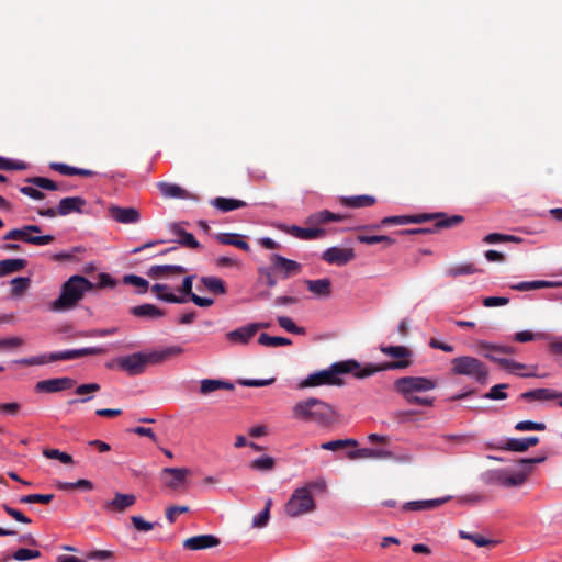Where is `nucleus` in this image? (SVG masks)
I'll return each mask as SVG.
<instances>
[{
  "mask_svg": "<svg viewBox=\"0 0 562 562\" xmlns=\"http://www.w3.org/2000/svg\"><path fill=\"white\" fill-rule=\"evenodd\" d=\"M434 216H440V214H420V215H413V216H390L384 217L382 220L383 225L387 224H396V225H405L409 223H424L426 221L431 220Z\"/></svg>",
  "mask_w": 562,
  "mask_h": 562,
  "instance_id": "24",
  "label": "nucleus"
},
{
  "mask_svg": "<svg viewBox=\"0 0 562 562\" xmlns=\"http://www.w3.org/2000/svg\"><path fill=\"white\" fill-rule=\"evenodd\" d=\"M103 352H105V350L103 348H98V347L65 350V351L50 353L49 360H52V361L70 360V359H76V358L83 357V356L100 355Z\"/></svg>",
  "mask_w": 562,
  "mask_h": 562,
  "instance_id": "19",
  "label": "nucleus"
},
{
  "mask_svg": "<svg viewBox=\"0 0 562 562\" xmlns=\"http://www.w3.org/2000/svg\"><path fill=\"white\" fill-rule=\"evenodd\" d=\"M151 291L156 293L159 300L168 303L182 304L188 301L186 296H178L170 292L167 284L156 283L151 286Z\"/></svg>",
  "mask_w": 562,
  "mask_h": 562,
  "instance_id": "29",
  "label": "nucleus"
},
{
  "mask_svg": "<svg viewBox=\"0 0 562 562\" xmlns=\"http://www.w3.org/2000/svg\"><path fill=\"white\" fill-rule=\"evenodd\" d=\"M119 367L130 375L143 373L150 364L147 352H135L117 359Z\"/></svg>",
  "mask_w": 562,
  "mask_h": 562,
  "instance_id": "10",
  "label": "nucleus"
},
{
  "mask_svg": "<svg viewBox=\"0 0 562 562\" xmlns=\"http://www.w3.org/2000/svg\"><path fill=\"white\" fill-rule=\"evenodd\" d=\"M547 459V456H540L537 458H527L519 461L521 469L518 471H512L509 469H496L490 470L482 475V480L486 484H496L504 487H517L522 485L528 475L531 472V464L542 463Z\"/></svg>",
  "mask_w": 562,
  "mask_h": 562,
  "instance_id": "1",
  "label": "nucleus"
},
{
  "mask_svg": "<svg viewBox=\"0 0 562 562\" xmlns=\"http://www.w3.org/2000/svg\"><path fill=\"white\" fill-rule=\"evenodd\" d=\"M562 286V282L560 281H546V280H536V281H524L516 284H512L510 289L516 291H531L538 290L542 288H558Z\"/></svg>",
  "mask_w": 562,
  "mask_h": 562,
  "instance_id": "30",
  "label": "nucleus"
},
{
  "mask_svg": "<svg viewBox=\"0 0 562 562\" xmlns=\"http://www.w3.org/2000/svg\"><path fill=\"white\" fill-rule=\"evenodd\" d=\"M21 411V404L18 402L0 403V414L5 416H16Z\"/></svg>",
  "mask_w": 562,
  "mask_h": 562,
  "instance_id": "60",
  "label": "nucleus"
},
{
  "mask_svg": "<svg viewBox=\"0 0 562 562\" xmlns=\"http://www.w3.org/2000/svg\"><path fill=\"white\" fill-rule=\"evenodd\" d=\"M270 262L271 269L279 272L284 279L301 272V265L299 262L278 254L270 256Z\"/></svg>",
  "mask_w": 562,
  "mask_h": 562,
  "instance_id": "12",
  "label": "nucleus"
},
{
  "mask_svg": "<svg viewBox=\"0 0 562 562\" xmlns=\"http://www.w3.org/2000/svg\"><path fill=\"white\" fill-rule=\"evenodd\" d=\"M270 519V514H268V510H261L258 515H256L252 518L251 526L254 528H263L268 525Z\"/></svg>",
  "mask_w": 562,
  "mask_h": 562,
  "instance_id": "64",
  "label": "nucleus"
},
{
  "mask_svg": "<svg viewBox=\"0 0 562 562\" xmlns=\"http://www.w3.org/2000/svg\"><path fill=\"white\" fill-rule=\"evenodd\" d=\"M183 353V348L180 346H169L162 349H157L147 352L150 364H160L172 358Z\"/></svg>",
  "mask_w": 562,
  "mask_h": 562,
  "instance_id": "18",
  "label": "nucleus"
},
{
  "mask_svg": "<svg viewBox=\"0 0 562 562\" xmlns=\"http://www.w3.org/2000/svg\"><path fill=\"white\" fill-rule=\"evenodd\" d=\"M186 272V268L177 265L151 266L147 276L153 279L172 278L181 276Z\"/></svg>",
  "mask_w": 562,
  "mask_h": 562,
  "instance_id": "21",
  "label": "nucleus"
},
{
  "mask_svg": "<svg viewBox=\"0 0 562 562\" xmlns=\"http://www.w3.org/2000/svg\"><path fill=\"white\" fill-rule=\"evenodd\" d=\"M483 240L486 244H496V243H504V241H518L519 238H517L513 235L491 233V234L486 235Z\"/></svg>",
  "mask_w": 562,
  "mask_h": 562,
  "instance_id": "57",
  "label": "nucleus"
},
{
  "mask_svg": "<svg viewBox=\"0 0 562 562\" xmlns=\"http://www.w3.org/2000/svg\"><path fill=\"white\" fill-rule=\"evenodd\" d=\"M450 371L454 375H464L476 383L485 384L488 378L486 366L477 358L460 356L450 361Z\"/></svg>",
  "mask_w": 562,
  "mask_h": 562,
  "instance_id": "7",
  "label": "nucleus"
},
{
  "mask_svg": "<svg viewBox=\"0 0 562 562\" xmlns=\"http://www.w3.org/2000/svg\"><path fill=\"white\" fill-rule=\"evenodd\" d=\"M11 295L21 296L30 288L31 280L26 277H19L11 280Z\"/></svg>",
  "mask_w": 562,
  "mask_h": 562,
  "instance_id": "43",
  "label": "nucleus"
},
{
  "mask_svg": "<svg viewBox=\"0 0 562 562\" xmlns=\"http://www.w3.org/2000/svg\"><path fill=\"white\" fill-rule=\"evenodd\" d=\"M346 205L350 207H364L370 206L375 202L371 195H358L344 199Z\"/></svg>",
  "mask_w": 562,
  "mask_h": 562,
  "instance_id": "45",
  "label": "nucleus"
},
{
  "mask_svg": "<svg viewBox=\"0 0 562 562\" xmlns=\"http://www.w3.org/2000/svg\"><path fill=\"white\" fill-rule=\"evenodd\" d=\"M440 216H434L432 218H440L437 223H436V228H448V227H453L458 224H460L462 221H463V217L460 216V215H453L451 217H443V214L439 213Z\"/></svg>",
  "mask_w": 562,
  "mask_h": 562,
  "instance_id": "53",
  "label": "nucleus"
},
{
  "mask_svg": "<svg viewBox=\"0 0 562 562\" xmlns=\"http://www.w3.org/2000/svg\"><path fill=\"white\" fill-rule=\"evenodd\" d=\"M258 342L265 347L277 348L291 345V340L285 337L270 336L266 333L260 334Z\"/></svg>",
  "mask_w": 562,
  "mask_h": 562,
  "instance_id": "41",
  "label": "nucleus"
},
{
  "mask_svg": "<svg viewBox=\"0 0 562 562\" xmlns=\"http://www.w3.org/2000/svg\"><path fill=\"white\" fill-rule=\"evenodd\" d=\"M201 283L203 286L214 294H225L226 286L222 279L217 277H202Z\"/></svg>",
  "mask_w": 562,
  "mask_h": 562,
  "instance_id": "39",
  "label": "nucleus"
},
{
  "mask_svg": "<svg viewBox=\"0 0 562 562\" xmlns=\"http://www.w3.org/2000/svg\"><path fill=\"white\" fill-rule=\"evenodd\" d=\"M125 284H130L139 289V293H145L148 290L149 283L142 277L135 274H126L123 278Z\"/></svg>",
  "mask_w": 562,
  "mask_h": 562,
  "instance_id": "49",
  "label": "nucleus"
},
{
  "mask_svg": "<svg viewBox=\"0 0 562 562\" xmlns=\"http://www.w3.org/2000/svg\"><path fill=\"white\" fill-rule=\"evenodd\" d=\"M54 498L53 494H30L22 496L20 498L21 503L30 504V503H42V504H48Z\"/></svg>",
  "mask_w": 562,
  "mask_h": 562,
  "instance_id": "55",
  "label": "nucleus"
},
{
  "mask_svg": "<svg viewBox=\"0 0 562 562\" xmlns=\"http://www.w3.org/2000/svg\"><path fill=\"white\" fill-rule=\"evenodd\" d=\"M212 204L222 212H229L236 209L244 207L246 205V202L236 199L216 198Z\"/></svg>",
  "mask_w": 562,
  "mask_h": 562,
  "instance_id": "40",
  "label": "nucleus"
},
{
  "mask_svg": "<svg viewBox=\"0 0 562 562\" xmlns=\"http://www.w3.org/2000/svg\"><path fill=\"white\" fill-rule=\"evenodd\" d=\"M41 232L37 225H25L21 228H13L9 231L4 236V240H21L24 243L44 246L48 245L54 240L52 235H35Z\"/></svg>",
  "mask_w": 562,
  "mask_h": 562,
  "instance_id": "9",
  "label": "nucleus"
},
{
  "mask_svg": "<svg viewBox=\"0 0 562 562\" xmlns=\"http://www.w3.org/2000/svg\"><path fill=\"white\" fill-rule=\"evenodd\" d=\"M305 284L312 293L317 296L327 297L331 292V282L329 279H317V280H306Z\"/></svg>",
  "mask_w": 562,
  "mask_h": 562,
  "instance_id": "33",
  "label": "nucleus"
},
{
  "mask_svg": "<svg viewBox=\"0 0 562 562\" xmlns=\"http://www.w3.org/2000/svg\"><path fill=\"white\" fill-rule=\"evenodd\" d=\"M108 212L112 220L121 224H135L140 220L139 211L135 207L110 205Z\"/></svg>",
  "mask_w": 562,
  "mask_h": 562,
  "instance_id": "13",
  "label": "nucleus"
},
{
  "mask_svg": "<svg viewBox=\"0 0 562 562\" xmlns=\"http://www.w3.org/2000/svg\"><path fill=\"white\" fill-rule=\"evenodd\" d=\"M360 369L356 360H346L333 363L328 369L317 371L307 375L297 384V389L316 387L321 385H341L340 374L353 373Z\"/></svg>",
  "mask_w": 562,
  "mask_h": 562,
  "instance_id": "3",
  "label": "nucleus"
},
{
  "mask_svg": "<svg viewBox=\"0 0 562 562\" xmlns=\"http://www.w3.org/2000/svg\"><path fill=\"white\" fill-rule=\"evenodd\" d=\"M476 272H480V270L477 268H475L472 263H465V265L452 267L447 270V274L450 277H453V278H456L458 276H462V274H472V273H476Z\"/></svg>",
  "mask_w": 562,
  "mask_h": 562,
  "instance_id": "52",
  "label": "nucleus"
},
{
  "mask_svg": "<svg viewBox=\"0 0 562 562\" xmlns=\"http://www.w3.org/2000/svg\"><path fill=\"white\" fill-rule=\"evenodd\" d=\"M217 239L220 243L224 244V245H233L235 247H238L243 250H249V245L244 241V240H240L238 239L237 235H234V234H221L217 236Z\"/></svg>",
  "mask_w": 562,
  "mask_h": 562,
  "instance_id": "47",
  "label": "nucleus"
},
{
  "mask_svg": "<svg viewBox=\"0 0 562 562\" xmlns=\"http://www.w3.org/2000/svg\"><path fill=\"white\" fill-rule=\"evenodd\" d=\"M341 217L329 211H321L310 215L306 220L308 224L326 223L329 221H339Z\"/></svg>",
  "mask_w": 562,
  "mask_h": 562,
  "instance_id": "44",
  "label": "nucleus"
},
{
  "mask_svg": "<svg viewBox=\"0 0 562 562\" xmlns=\"http://www.w3.org/2000/svg\"><path fill=\"white\" fill-rule=\"evenodd\" d=\"M26 260L22 258L4 259L0 261V277L19 272L26 267Z\"/></svg>",
  "mask_w": 562,
  "mask_h": 562,
  "instance_id": "35",
  "label": "nucleus"
},
{
  "mask_svg": "<svg viewBox=\"0 0 562 562\" xmlns=\"http://www.w3.org/2000/svg\"><path fill=\"white\" fill-rule=\"evenodd\" d=\"M255 336L254 326L246 325L226 334V338L233 344H247Z\"/></svg>",
  "mask_w": 562,
  "mask_h": 562,
  "instance_id": "27",
  "label": "nucleus"
},
{
  "mask_svg": "<svg viewBox=\"0 0 562 562\" xmlns=\"http://www.w3.org/2000/svg\"><path fill=\"white\" fill-rule=\"evenodd\" d=\"M479 348L485 358H487L494 362H497V363H498V360L501 359L499 357H497L498 353H512L513 352V349L510 347L491 345L485 341L479 342Z\"/></svg>",
  "mask_w": 562,
  "mask_h": 562,
  "instance_id": "31",
  "label": "nucleus"
},
{
  "mask_svg": "<svg viewBox=\"0 0 562 562\" xmlns=\"http://www.w3.org/2000/svg\"><path fill=\"white\" fill-rule=\"evenodd\" d=\"M172 233L178 237V243L190 247V248H199L200 244L194 238V236L191 233L184 232L179 225H172L171 227Z\"/></svg>",
  "mask_w": 562,
  "mask_h": 562,
  "instance_id": "38",
  "label": "nucleus"
},
{
  "mask_svg": "<svg viewBox=\"0 0 562 562\" xmlns=\"http://www.w3.org/2000/svg\"><path fill=\"white\" fill-rule=\"evenodd\" d=\"M358 442L355 439H338L333 441H327L321 445V448L329 451H337L348 446L356 447Z\"/></svg>",
  "mask_w": 562,
  "mask_h": 562,
  "instance_id": "46",
  "label": "nucleus"
},
{
  "mask_svg": "<svg viewBox=\"0 0 562 562\" xmlns=\"http://www.w3.org/2000/svg\"><path fill=\"white\" fill-rule=\"evenodd\" d=\"M131 313L136 317L155 319L165 315L164 311L153 304H142L131 308Z\"/></svg>",
  "mask_w": 562,
  "mask_h": 562,
  "instance_id": "34",
  "label": "nucleus"
},
{
  "mask_svg": "<svg viewBox=\"0 0 562 562\" xmlns=\"http://www.w3.org/2000/svg\"><path fill=\"white\" fill-rule=\"evenodd\" d=\"M218 544L220 539L213 535H199L183 541V547L188 550H202L213 548Z\"/></svg>",
  "mask_w": 562,
  "mask_h": 562,
  "instance_id": "20",
  "label": "nucleus"
},
{
  "mask_svg": "<svg viewBox=\"0 0 562 562\" xmlns=\"http://www.w3.org/2000/svg\"><path fill=\"white\" fill-rule=\"evenodd\" d=\"M292 417L303 422L328 424L335 417V409L322 400L310 397L294 404Z\"/></svg>",
  "mask_w": 562,
  "mask_h": 562,
  "instance_id": "6",
  "label": "nucleus"
},
{
  "mask_svg": "<svg viewBox=\"0 0 562 562\" xmlns=\"http://www.w3.org/2000/svg\"><path fill=\"white\" fill-rule=\"evenodd\" d=\"M188 512V506H170L166 509V518L170 524H172L176 521L178 515L186 514Z\"/></svg>",
  "mask_w": 562,
  "mask_h": 562,
  "instance_id": "62",
  "label": "nucleus"
},
{
  "mask_svg": "<svg viewBox=\"0 0 562 562\" xmlns=\"http://www.w3.org/2000/svg\"><path fill=\"white\" fill-rule=\"evenodd\" d=\"M539 442V438L536 436L520 438V439H508L502 447L505 450L524 452L527 451L530 447L536 446Z\"/></svg>",
  "mask_w": 562,
  "mask_h": 562,
  "instance_id": "26",
  "label": "nucleus"
},
{
  "mask_svg": "<svg viewBox=\"0 0 562 562\" xmlns=\"http://www.w3.org/2000/svg\"><path fill=\"white\" fill-rule=\"evenodd\" d=\"M459 536L462 539H468L474 542L477 547H487L495 543L493 540L486 539L485 537L477 533H469L464 530L459 531Z\"/></svg>",
  "mask_w": 562,
  "mask_h": 562,
  "instance_id": "51",
  "label": "nucleus"
},
{
  "mask_svg": "<svg viewBox=\"0 0 562 562\" xmlns=\"http://www.w3.org/2000/svg\"><path fill=\"white\" fill-rule=\"evenodd\" d=\"M436 382L424 376H404L394 382V390L404 398L414 396V393H422L434 390Z\"/></svg>",
  "mask_w": 562,
  "mask_h": 562,
  "instance_id": "8",
  "label": "nucleus"
},
{
  "mask_svg": "<svg viewBox=\"0 0 562 562\" xmlns=\"http://www.w3.org/2000/svg\"><path fill=\"white\" fill-rule=\"evenodd\" d=\"M515 429L519 430V431L544 430L546 424L535 423V422H530V420H524V422L517 423L515 426Z\"/></svg>",
  "mask_w": 562,
  "mask_h": 562,
  "instance_id": "61",
  "label": "nucleus"
},
{
  "mask_svg": "<svg viewBox=\"0 0 562 562\" xmlns=\"http://www.w3.org/2000/svg\"><path fill=\"white\" fill-rule=\"evenodd\" d=\"M85 204V200L79 196L64 198L59 202L57 212L59 215L63 216L68 215L72 212L80 213Z\"/></svg>",
  "mask_w": 562,
  "mask_h": 562,
  "instance_id": "25",
  "label": "nucleus"
},
{
  "mask_svg": "<svg viewBox=\"0 0 562 562\" xmlns=\"http://www.w3.org/2000/svg\"><path fill=\"white\" fill-rule=\"evenodd\" d=\"M190 474L191 471L188 468H165L160 472V479L166 487L179 490L187 484V477Z\"/></svg>",
  "mask_w": 562,
  "mask_h": 562,
  "instance_id": "11",
  "label": "nucleus"
},
{
  "mask_svg": "<svg viewBox=\"0 0 562 562\" xmlns=\"http://www.w3.org/2000/svg\"><path fill=\"white\" fill-rule=\"evenodd\" d=\"M347 457L351 460L357 459H380L389 460L394 458V453L386 449H373V448H360L353 451H349Z\"/></svg>",
  "mask_w": 562,
  "mask_h": 562,
  "instance_id": "17",
  "label": "nucleus"
},
{
  "mask_svg": "<svg viewBox=\"0 0 562 562\" xmlns=\"http://www.w3.org/2000/svg\"><path fill=\"white\" fill-rule=\"evenodd\" d=\"M380 350L384 355L396 359V361L381 364L368 363L363 368L360 367V369L355 372L356 378L363 379L381 371L406 369L412 364V351L405 346H381Z\"/></svg>",
  "mask_w": 562,
  "mask_h": 562,
  "instance_id": "5",
  "label": "nucleus"
},
{
  "mask_svg": "<svg viewBox=\"0 0 562 562\" xmlns=\"http://www.w3.org/2000/svg\"><path fill=\"white\" fill-rule=\"evenodd\" d=\"M40 557L41 552L38 550H30L25 548H21L13 553V559H15L16 561H26L37 559Z\"/></svg>",
  "mask_w": 562,
  "mask_h": 562,
  "instance_id": "58",
  "label": "nucleus"
},
{
  "mask_svg": "<svg viewBox=\"0 0 562 562\" xmlns=\"http://www.w3.org/2000/svg\"><path fill=\"white\" fill-rule=\"evenodd\" d=\"M234 389L233 383L218 379H203L200 382V393L202 395H209L218 390L233 391Z\"/></svg>",
  "mask_w": 562,
  "mask_h": 562,
  "instance_id": "22",
  "label": "nucleus"
},
{
  "mask_svg": "<svg viewBox=\"0 0 562 562\" xmlns=\"http://www.w3.org/2000/svg\"><path fill=\"white\" fill-rule=\"evenodd\" d=\"M162 196L168 199H188L190 193L178 184L169 182H159L157 184Z\"/></svg>",
  "mask_w": 562,
  "mask_h": 562,
  "instance_id": "28",
  "label": "nucleus"
},
{
  "mask_svg": "<svg viewBox=\"0 0 562 562\" xmlns=\"http://www.w3.org/2000/svg\"><path fill=\"white\" fill-rule=\"evenodd\" d=\"M94 286L85 277L72 276L63 284L59 296L50 302L49 308L55 312L69 311L77 306L85 294L92 291Z\"/></svg>",
  "mask_w": 562,
  "mask_h": 562,
  "instance_id": "2",
  "label": "nucleus"
},
{
  "mask_svg": "<svg viewBox=\"0 0 562 562\" xmlns=\"http://www.w3.org/2000/svg\"><path fill=\"white\" fill-rule=\"evenodd\" d=\"M131 520H132V524L135 527V529H137L138 531L147 532V531H150L151 529H154V524L146 521L140 516H132Z\"/></svg>",
  "mask_w": 562,
  "mask_h": 562,
  "instance_id": "63",
  "label": "nucleus"
},
{
  "mask_svg": "<svg viewBox=\"0 0 562 562\" xmlns=\"http://www.w3.org/2000/svg\"><path fill=\"white\" fill-rule=\"evenodd\" d=\"M322 258L328 263L344 266L355 258V251L351 248L330 247L323 252Z\"/></svg>",
  "mask_w": 562,
  "mask_h": 562,
  "instance_id": "14",
  "label": "nucleus"
},
{
  "mask_svg": "<svg viewBox=\"0 0 562 562\" xmlns=\"http://www.w3.org/2000/svg\"><path fill=\"white\" fill-rule=\"evenodd\" d=\"M285 232L299 239H304V240L316 239V238L324 236V234H325V231L322 228H314V227L303 228V227H300L296 225L286 227Z\"/></svg>",
  "mask_w": 562,
  "mask_h": 562,
  "instance_id": "23",
  "label": "nucleus"
},
{
  "mask_svg": "<svg viewBox=\"0 0 562 562\" xmlns=\"http://www.w3.org/2000/svg\"><path fill=\"white\" fill-rule=\"evenodd\" d=\"M449 497L435 498L428 501H412L403 505L404 510H429L445 504Z\"/></svg>",
  "mask_w": 562,
  "mask_h": 562,
  "instance_id": "32",
  "label": "nucleus"
},
{
  "mask_svg": "<svg viewBox=\"0 0 562 562\" xmlns=\"http://www.w3.org/2000/svg\"><path fill=\"white\" fill-rule=\"evenodd\" d=\"M136 503L134 494L115 493L113 499L105 502L104 509L113 513H124Z\"/></svg>",
  "mask_w": 562,
  "mask_h": 562,
  "instance_id": "16",
  "label": "nucleus"
},
{
  "mask_svg": "<svg viewBox=\"0 0 562 562\" xmlns=\"http://www.w3.org/2000/svg\"><path fill=\"white\" fill-rule=\"evenodd\" d=\"M277 321L280 327H282L289 333L299 335L304 333V328L296 326L294 322L288 316H279Z\"/></svg>",
  "mask_w": 562,
  "mask_h": 562,
  "instance_id": "54",
  "label": "nucleus"
},
{
  "mask_svg": "<svg viewBox=\"0 0 562 562\" xmlns=\"http://www.w3.org/2000/svg\"><path fill=\"white\" fill-rule=\"evenodd\" d=\"M43 454L48 459H57L64 464H72V457L66 452L59 451L58 449H44Z\"/></svg>",
  "mask_w": 562,
  "mask_h": 562,
  "instance_id": "50",
  "label": "nucleus"
},
{
  "mask_svg": "<svg viewBox=\"0 0 562 562\" xmlns=\"http://www.w3.org/2000/svg\"><path fill=\"white\" fill-rule=\"evenodd\" d=\"M26 181L36 186L37 188H41V189L53 190V191L59 189L58 186L54 181H52L47 178H44V177H33V178L26 179Z\"/></svg>",
  "mask_w": 562,
  "mask_h": 562,
  "instance_id": "56",
  "label": "nucleus"
},
{
  "mask_svg": "<svg viewBox=\"0 0 562 562\" xmlns=\"http://www.w3.org/2000/svg\"><path fill=\"white\" fill-rule=\"evenodd\" d=\"M521 397L525 400L549 401L562 397V393L551 389H537L522 393Z\"/></svg>",
  "mask_w": 562,
  "mask_h": 562,
  "instance_id": "36",
  "label": "nucleus"
},
{
  "mask_svg": "<svg viewBox=\"0 0 562 562\" xmlns=\"http://www.w3.org/2000/svg\"><path fill=\"white\" fill-rule=\"evenodd\" d=\"M325 487L326 484L324 481H317L295 488L284 506L285 515L291 518H296L313 513L316 509L313 490L318 488L323 491Z\"/></svg>",
  "mask_w": 562,
  "mask_h": 562,
  "instance_id": "4",
  "label": "nucleus"
},
{
  "mask_svg": "<svg viewBox=\"0 0 562 562\" xmlns=\"http://www.w3.org/2000/svg\"><path fill=\"white\" fill-rule=\"evenodd\" d=\"M358 240L362 244L373 245L378 243H384L386 246L394 244V239L386 235H359Z\"/></svg>",
  "mask_w": 562,
  "mask_h": 562,
  "instance_id": "48",
  "label": "nucleus"
},
{
  "mask_svg": "<svg viewBox=\"0 0 562 562\" xmlns=\"http://www.w3.org/2000/svg\"><path fill=\"white\" fill-rule=\"evenodd\" d=\"M50 168L60 172L61 175H65V176L78 175V176H83V177H91L94 175V172L90 169H81V168L70 167L68 165L60 164V162H52Z\"/></svg>",
  "mask_w": 562,
  "mask_h": 562,
  "instance_id": "37",
  "label": "nucleus"
},
{
  "mask_svg": "<svg viewBox=\"0 0 562 562\" xmlns=\"http://www.w3.org/2000/svg\"><path fill=\"white\" fill-rule=\"evenodd\" d=\"M75 385V381L70 378H56L38 381L35 385L37 392L56 393L68 390Z\"/></svg>",
  "mask_w": 562,
  "mask_h": 562,
  "instance_id": "15",
  "label": "nucleus"
},
{
  "mask_svg": "<svg viewBox=\"0 0 562 562\" xmlns=\"http://www.w3.org/2000/svg\"><path fill=\"white\" fill-rule=\"evenodd\" d=\"M508 387L507 384H497L491 387V390L484 395L485 398L490 400H504L507 394L504 392Z\"/></svg>",
  "mask_w": 562,
  "mask_h": 562,
  "instance_id": "59",
  "label": "nucleus"
},
{
  "mask_svg": "<svg viewBox=\"0 0 562 562\" xmlns=\"http://www.w3.org/2000/svg\"><path fill=\"white\" fill-rule=\"evenodd\" d=\"M276 461L270 456L257 458L250 462V468L260 472H270L274 469Z\"/></svg>",
  "mask_w": 562,
  "mask_h": 562,
  "instance_id": "42",
  "label": "nucleus"
}]
</instances>
